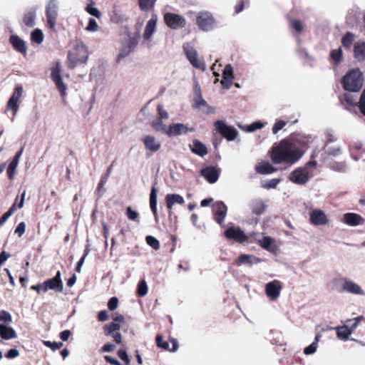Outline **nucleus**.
Listing matches in <instances>:
<instances>
[{
	"instance_id": "obj_1",
	"label": "nucleus",
	"mask_w": 365,
	"mask_h": 365,
	"mask_svg": "<svg viewBox=\"0 0 365 365\" xmlns=\"http://www.w3.org/2000/svg\"><path fill=\"white\" fill-rule=\"evenodd\" d=\"M304 153L294 139L284 138L272 147L269 156L275 165H293L302 157Z\"/></svg>"
},
{
	"instance_id": "obj_2",
	"label": "nucleus",
	"mask_w": 365,
	"mask_h": 365,
	"mask_svg": "<svg viewBox=\"0 0 365 365\" xmlns=\"http://www.w3.org/2000/svg\"><path fill=\"white\" fill-rule=\"evenodd\" d=\"M364 83L363 74L359 68L349 71L341 80L343 88L350 92L359 91Z\"/></svg>"
},
{
	"instance_id": "obj_3",
	"label": "nucleus",
	"mask_w": 365,
	"mask_h": 365,
	"mask_svg": "<svg viewBox=\"0 0 365 365\" xmlns=\"http://www.w3.org/2000/svg\"><path fill=\"white\" fill-rule=\"evenodd\" d=\"M88 58V51L87 47L83 43L77 44L68 54V67L70 69H73L78 65L86 63Z\"/></svg>"
},
{
	"instance_id": "obj_4",
	"label": "nucleus",
	"mask_w": 365,
	"mask_h": 365,
	"mask_svg": "<svg viewBox=\"0 0 365 365\" xmlns=\"http://www.w3.org/2000/svg\"><path fill=\"white\" fill-rule=\"evenodd\" d=\"M316 161H310L304 168H299L291 173L289 180L293 182H307L314 175Z\"/></svg>"
},
{
	"instance_id": "obj_5",
	"label": "nucleus",
	"mask_w": 365,
	"mask_h": 365,
	"mask_svg": "<svg viewBox=\"0 0 365 365\" xmlns=\"http://www.w3.org/2000/svg\"><path fill=\"white\" fill-rule=\"evenodd\" d=\"M225 237L239 244L249 242V236L239 227L232 225L227 227L224 232Z\"/></svg>"
},
{
	"instance_id": "obj_6",
	"label": "nucleus",
	"mask_w": 365,
	"mask_h": 365,
	"mask_svg": "<svg viewBox=\"0 0 365 365\" xmlns=\"http://www.w3.org/2000/svg\"><path fill=\"white\" fill-rule=\"evenodd\" d=\"M127 36L128 40L122 43V46L119 51L117 58L118 61H120V59L124 58L133 52L138 43L140 38L139 34L131 36V34L127 31Z\"/></svg>"
},
{
	"instance_id": "obj_7",
	"label": "nucleus",
	"mask_w": 365,
	"mask_h": 365,
	"mask_svg": "<svg viewBox=\"0 0 365 365\" xmlns=\"http://www.w3.org/2000/svg\"><path fill=\"white\" fill-rule=\"evenodd\" d=\"M217 132L228 141H232L238 135V131L232 126L227 125L223 120H217L214 123Z\"/></svg>"
},
{
	"instance_id": "obj_8",
	"label": "nucleus",
	"mask_w": 365,
	"mask_h": 365,
	"mask_svg": "<svg viewBox=\"0 0 365 365\" xmlns=\"http://www.w3.org/2000/svg\"><path fill=\"white\" fill-rule=\"evenodd\" d=\"M61 63L56 61L54 66L51 68V78L54 82L58 91L62 97L66 96L67 87L63 82L61 76Z\"/></svg>"
},
{
	"instance_id": "obj_9",
	"label": "nucleus",
	"mask_w": 365,
	"mask_h": 365,
	"mask_svg": "<svg viewBox=\"0 0 365 365\" xmlns=\"http://www.w3.org/2000/svg\"><path fill=\"white\" fill-rule=\"evenodd\" d=\"M165 24L172 29H179L185 26V19L177 14L168 12L163 16Z\"/></svg>"
},
{
	"instance_id": "obj_10",
	"label": "nucleus",
	"mask_w": 365,
	"mask_h": 365,
	"mask_svg": "<svg viewBox=\"0 0 365 365\" xmlns=\"http://www.w3.org/2000/svg\"><path fill=\"white\" fill-rule=\"evenodd\" d=\"M212 207L214 220L221 227H225V219L227 216V207L222 201L216 202Z\"/></svg>"
},
{
	"instance_id": "obj_11",
	"label": "nucleus",
	"mask_w": 365,
	"mask_h": 365,
	"mask_svg": "<svg viewBox=\"0 0 365 365\" xmlns=\"http://www.w3.org/2000/svg\"><path fill=\"white\" fill-rule=\"evenodd\" d=\"M58 0H50L46 6V16L49 29H54L58 18Z\"/></svg>"
},
{
	"instance_id": "obj_12",
	"label": "nucleus",
	"mask_w": 365,
	"mask_h": 365,
	"mask_svg": "<svg viewBox=\"0 0 365 365\" xmlns=\"http://www.w3.org/2000/svg\"><path fill=\"white\" fill-rule=\"evenodd\" d=\"M51 289L56 292H62L63 290V284L61 280V274L58 271L53 278H50L44 281L43 283V292H46Z\"/></svg>"
},
{
	"instance_id": "obj_13",
	"label": "nucleus",
	"mask_w": 365,
	"mask_h": 365,
	"mask_svg": "<svg viewBox=\"0 0 365 365\" xmlns=\"http://www.w3.org/2000/svg\"><path fill=\"white\" fill-rule=\"evenodd\" d=\"M196 23L201 30L207 31L213 29L215 21L210 13L201 12L197 16Z\"/></svg>"
},
{
	"instance_id": "obj_14",
	"label": "nucleus",
	"mask_w": 365,
	"mask_h": 365,
	"mask_svg": "<svg viewBox=\"0 0 365 365\" xmlns=\"http://www.w3.org/2000/svg\"><path fill=\"white\" fill-rule=\"evenodd\" d=\"M23 93L21 86H16L14 91L6 105V110H11L12 116H14L19 109V102Z\"/></svg>"
},
{
	"instance_id": "obj_15",
	"label": "nucleus",
	"mask_w": 365,
	"mask_h": 365,
	"mask_svg": "<svg viewBox=\"0 0 365 365\" xmlns=\"http://www.w3.org/2000/svg\"><path fill=\"white\" fill-rule=\"evenodd\" d=\"M183 48L185 54L192 66L195 68L204 70L205 63L198 59L196 50L190 46H183Z\"/></svg>"
},
{
	"instance_id": "obj_16",
	"label": "nucleus",
	"mask_w": 365,
	"mask_h": 365,
	"mask_svg": "<svg viewBox=\"0 0 365 365\" xmlns=\"http://www.w3.org/2000/svg\"><path fill=\"white\" fill-rule=\"evenodd\" d=\"M282 289V282L279 280H274L266 284L265 292L269 299L275 300L279 297Z\"/></svg>"
},
{
	"instance_id": "obj_17",
	"label": "nucleus",
	"mask_w": 365,
	"mask_h": 365,
	"mask_svg": "<svg viewBox=\"0 0 365 365\" xmlns=\"http://www.w3.org/2000/svg\"><path fill=\"white\" fill-rule=\"evenodd\" d=\"M195 94L192 107L201 110L205 113H210L212 109L203 99L200 88L195 89Z\"/></svg>"
},
{
	"instance_id": "obj_18",
	"label": "nucleus",
	"mask_w": 365,
	"mask_h": 365,
	"mask_svg": "<svg viewBox=\"0 0 365 365\" xmlns=\"http://www.w3.org/2000/svg\"><path fill=\"white\" fill-rule=\"evenodd\" d=\"M220 172V168L211 165L202 168L200 173L208 182H216L219 178Z\"/></svg>"
},
{
	"instance_id": "obj_19",
	"label": "nucleus",
	"mask_w": 365,
	"mask_h": 365,
	"mask_svg": "<svg viewBox=\"0 0 365 365\" xmlns=\"http://www.w3.org/2000/svg\"><path fill=\"white\" fill-rule=\"evenodd\" d=\"M257 244L270 253L275 255L278 251V246L274 239L271 237H263L262 239L257 240Z\"/></svg>"
},
{
	"instance_id": "obj_20",
	"label": "nucleus",
	"mask_w": 365,
	"mask_h": 365,
	"mask_svg": "<svg viewBox=\"0 0 365 365\" xmlns=\"http://www.w3.org/2000/svg\"><path fill=\"white\" fill-rule=\"evenodd\" d=\"M9 43L13 48L22 54L24 57L27 55V46L26 42L17 35H11L9 37Z\"/></svg>"
},
{
	"instance_id": "obj_21",
	"label": "nucleus",
	"mask_w": 365,
	"mask_h": 365,
	"mask_svg": "<svg viewBox=\"0 0 365 365\" xmlns=\"http://www.w3.org/2000/svg\"><path fill=\"white\" fill-rule=\"evenodd\" d=\"M189 131L193 132L194 128H189L182 123H173L169 125L168 129L166 130V134L169 136H176L183 133L185 134Z\"/></svg>"
},
{
	"instance_id": "obj_22",
	"label": "nucleus",
	"mask_w": 365,
	"mask_h": 365,
	"mask_svg": "<svg viewBox=\"0 0 365 365\" xmlns=\"http://www.w3.org/2000/svg\"><path fill=\"white\" fill-rule=\"evenodd\" d=\"M310 222L314 225H324L328 222L325 213L321 210H313L310 212Z\"/></svg>"
},
{
	"instance_id": "obj_23",
	"label": "nucleus",
	"mask_w": 365,
	"mask_h": 365,
	"mask_svg": "<svg viewBox=\"0 0 365 365\" xmlns=\"http://www.w3.org/2000/svg\"><path fill=\"white\" fill-rule=\"evenodd\" d=\"M343 222L349 226H357L364 225L365 220L359 214L354 212H348L344 215Z\"/></svg>"
},
{
	"instance_id": "obj_24",
	"label": "nucleus",
	"mask_w": 365,
	"mask_h": 365,
	"mask_svg": "<svg viewBox=\"0 0 365 365\" xmlns=\"http://www.w3.org/2000/svg\"><path fill=\"white\" fill-rule=\"evenodd\" d=\"M145 148L152 153L158 151L161 147L160 143L158 142L153 135H147L142 138Z\"/></svg>"
},
{
	"instance_id": "obj_25",
	"label": "nucleus",
	"mask_w": 365,
	"mask_h": 365,
	"mask_svg": "<svg viewBox=\"0 0 365 365\" xmlns=\"http://www.w3.org/2000/svg\"><path fill=\"white\" fill-rule=\"evenodd\" d=\"M26 195L25 190L23 191L21 195V199L19 201V196L16 197L15 202L12 206L9 208V211L1 216V224L6 220L17 209L21 208L24 205V197Z\"/></svg>"
},
{
	"instance_id": "obj_26",
	"label": "nucleus",
	"mask_w": 365,
	"mask_h": 365,
	"mask_svg": "<svg viewBox=\"0 0 365 365\" xmlns=\"http://www.w3.org/2000/svg\"><path fill=\"white\" fill-rule=\"evenodd\" d=\"M157 20V15L155 14H153L151 16V19L147 22V24L143 32V38L145 40H149L151 38L153 33L155 32Z\"/></svg>"
},
{
	"instance_id": "obj_27",
	"label": "nucleus",
	"mask_w": 365,
	"mask_h": 365,
	"mask_svg": "<svg viewBox=\"0 0 365 365\" xmlns=\"http://www.w3.org/2000/svg\"><path fill=\"white\" fill-rule=\"evenodd\" d=\"M156 344L158 347H160L165 350H169L170 351H175L178 348V343L175 339H170L172 343V348L169 347V343L164 341L163 338L161 335H157L155 338Z\"/></svg>"
},
{
	"instance_id": "obj_28",
	"label": "nucleus",
	"mask_w": 365,
	"mask_h": 365,
	"mask_svg": "<svg viewBox=\"0 0 365 365\" xmlns=\"http://www.w3.org/2000/svg\"><path fill=\"white\" fill-rule=\"evenodd\" d=\"M23 153V148H21L14 155V158L12 159L11 162L9 163L8 168H7V175L9 180H13V178L15 175L16 169L17 167V165L19 163V159L22 155Z\"/></svg>"
},
{
	"instance_id": "obj_29",
	"label": "nucleus",
	"mask_w": 365,
	"mask_h": 365,
	"mask_svg": "<svg viewBox=\"0 0 365 365\" xmlns=\"http://www.w3.org/2000/svg\"><path fill=\"white\" fill-rule=\"evenodd\" d=\"M260 262L261 259L259 257L247 254H242L235 261L234 264L237 266H240L242 264H252L253 263L257 264Z\"/></svg>"
},
{
	"instance_id": "obj_30",
	"label": "nucleus",
	"mask_w": 365,
	"mask_h": 365,
	"mask_svg": "<svg viewBox=\"0 0 365 365\" xmlns=\"http://www.w3.org/2000/svg\"><path fill=\"white\" fill-rule=\"evenodd\" d=\"M165 202L168 209L169 210L170 215L171 214V210L175 203L182 205L185 200L182 196L178 194H168L165 197Z\"/></svg>"
},
{
	"instance_id": "obj_31",
	"label": "nucleus",
	"mask_w": 365,
	"mask_h": 365,
	"mask_svg": "<svg viewBox=\"0 0 365 365\" xmlns=\"http://www.w3.org/2000/svg\"><path fill=\"white\" fill-rule=\"evenodd\" d=\"M354 57L358 61H365V41H359L354 46Z\"/></svg>"
},
{
	"instance_id": "obj_32",
	"label": "nucleus",
	"mask_w": 365,
	"mask_h": 365,
	"mask_svg": "<svg viewBox=\"0 0 365 365\" xmlns=\"http://www.w3.org/2000/svg\"><path fill=\"white\" fill-rule=\"evenodd\" d=\"M190 149L193 153L200 157H204L208 153V150L205 145H204L198 140H194L192 141V146L190 148Z\"/></svg>"
},
{
	"instance_id": "obj_33",
	"label": "nucleus",
	"mask_w": 365,
	"mask_h": 365,
	"mask_svg": "<svg viewBox=\"0 0 365 365\" xmlns=\"http://www.w3.org/2000/svg\"><path fill=\"white\" fill-rule=\"evenodd\" d=\"M342 289H343V290H344L347 292L354 294H363V290L361 289V287L350 280L344 281V283L342 285Z\"/></svg>"
},
{
	"instance_id": "obj_34",
	"label": "nucleus",
	"mask_w": 365,
	"mask_h": 365,
	"mask_svg": "<svg viewBox=\"0 0 365 365\" xmlns=\"http://www.w3.org/2000/svg\"><path fill=\"white\" fill-rule=\"evenodd\" d=\"M36 17V10L31 8L24 14L23 22L28 27H33L35 25V19Z\"/></svg>"
},
{
	"instance_id": "obj_35",
	"label": "nucleus",
	"mask_w": 365,
	"mask_h": 365,
	"mask_svg": "<svg viewBox=\"0 0 365 365\" xmlns=\"http://www.w3.org/2000/svg\"><path fill=\"white\" fill-rule=\"evenodd\" d=\"M17 337L15 330L6 324H1V339H11Z\"/></svg>"
},
{
	"instance_id": "obj_36",
	"label": "nucleus",
	"mask_w": 365,
	"mask_h": 365,
	"mask_svg": "<svg viewBox=\"0 0 365 365\" xmlns=\"http://www.w3.org/2000/svg\"><path fill=\"white\" fill-rule=\"evenodd\" d=\"M150 207L155 220H157L158 217L157 211V190L155 187H153L151 189L150 195Z\"/></svg>"
},
{
	"instance_id": "obj_37",
	"label": "nucleus",
	"mask_w": 365,
	"mask_h": 365,
	"mask_svg": "<svg viewBox=\"0 0 365 365\" xmlns=\"http://www.w3.org/2000/svg\"><path fill=\"white\" fill-rule=\"evenodd\" d=\"M288 21L290 28L295 31L297 34L304 31V24L302 21L293 18H288Z\"/></svg>"
},
{
	"instance_id": "obj_38",
	"label": "nucleus",
	"mask_w": 365,
	"mask_h": 365,
	"mask_svg": "<svg viewBox=\"0 0 365 365\" xmlns=\"http://www.w3.org/2000/svg\"><path fill=\"white\" fill-rule=\"evenodd\" d=\"M336 332L337 337L344 341L347 340L351 334V330L349 329V324L336 327Z\"/></svg>"
},
{
	"instance_id": "obj_39",
	"label": "nucleus",
	"mask_w": 365,
	"mask_h": 365,
	"mask_svg": "<svg viewBox=\"0 0 365 365\" xmlns=\"http://www.w3.org/2000/svg\"><path fill=\"white\" fill-rule=\"evenodd\" d=\"M354 34L350 31H347L342 36L341 42L342 46L346 49L349 50L354 41Z\"/></svg>"
},
{
	"instance_id": "obj_40",
	"label": "nucleus",
	"mask_w": 365,
	"mask_h": 365,
	"mask_svg": "<svg viewBox=\"0 0 365 365\" xmlns=\"http://www.w3.org/2000/svg\"><path fill=\"white\" fill-rule=\"evenodd\" d=\"M251 209L253 214L260 215L265 210V205L262 200H255L252 202Z\"/></svg>"
},
{
	"instance_id": "obj_41",
	"label": "nucleus",
	"mask_w": 365,
	"mask_h": 365,
	"mask_svg": "<svg viewBox=\"0 0 365 365\" xmlns=\"http://www.w3.org/2000/svg\"><path fill=\"white\" fill-rule=\"evenodd\" d=\"M255 169L257 173L260 174H269L274 170L273 166L267 162L259 163L256 166Z\"/></svg>"
},
{
	"instance_id": "obj_42",
	"label": "nucleus",
	"mask_w": 365,
	"mask_h": 365,
	"mask_svg": "<svg viewBox=\"0 0 365 365\" xmlns=\"http://www.w3.org/2000/svg\"><path fill=\"white\" fill-rule=\"evenodd\" d=\"M120 324L118 323H115L114 322H112L109 324H107L104 325L103 327V331L106 336H109L112 333L118 331L120 329Z\"/></svg>"
},
{
	"instance_id": "obj_43",
	"label": "nucleus",
	"mask_w": 365,
	"mask_h": 365,
	"mask_svg": "<svg viewBox=\"0 0 365 365\" xmlns=\"http://www.w3.org/2000/svg\"><path fill=\"white\" fill-rule=\"evenodd\" d=\"M141 11H148L153 9L157 0H138Z\"/></svg>"
},
{
	"instance_id": "obj_44",
	"label": "nucleus",
	"mask_w": 365,
	"mask_h": 365,
	"mask_svg": "<svg viewBox=\"0 0 365 365\" xmlns=\"http://www.w3.org/2000/svg\"><path fill=\"white\" fill-rule=\"evenodd\" d=\"M330 57L332 59L334 64L337 66L342 61L343 53L341 48L334 49L330 53Z\"/></svg>"
},
{
	"instance_id": "obj_45",
	"label": "nucleus",
	"mask_w": 365,
	"mask_h": 365,
	"mask_svg": "<svg viewBox=\"0 0 365 365\" xmlns=\"http://www.w3.org/2000/svg\"><path fill=\"white\" fill-rule=\"evenodd\" d=\"M31 41L33 43L41 44L43 41V34L41 29H36L31 32Z\"/></svg>"
},
{
	"instance_id": "obj_46",
	"label": "nucleus",
	"mask_w": 365,
	"mask_h": 365,
	"mask_svg": "<svg viewBox=\"0 0 365 365\" xmlns=\"http://www.w3.org/2000/svg\"><path fill=\"white\" fill-rule=\"evenodd\" d=\"M95 2L92 0L91 3L86 7V11L91 16H93L98 19H99L101 16L100 11L94 7Z\"/></svg>"
},
{
	"instance_id": "obj_47",
	"label": "nucleus",
	"mask_w": 365,
	"mask_h": 365,
	"mask_svg": "<svg viewBox=\"0 0 365 365\" xmlns=\"http://www.w3.org/2000/svg\"><path fill=\"white\" fill-rule=\"evenodd\" d=\"M153 128L156 131H162L166 133V126L163 123L162 119L158 118L150 123Z\"/></svg>"
},
{
	"instance_id": "obj_48",
	"label": "nucleus",
	"mask_w": 365,
	"mask_h": 365,
	"mask_svg": "<svg viewBox=\"0 0 365 365\" xmlns=\"http://www.w3.org/2000/svg\"><path fill=\"white\" fill-rule=\"evenodd\" d=\"M148 285L146 282L141 280L138 284L137 294L139 297H144L148 293Z\"/></svg>"
},
{
	"instance_id": "obj_49",
	"label": "nucleus",
	"mask_w": 365,
	"mask_h": 365,
	"mask_svg": "<svg viewBox=\"0 0 365 365\" xmlns=\"http://www.w3.org/2000/svg\"><path fill=\"white\" fill-rule=\"evenodd\" d=\"M319 336L317 335L316 337H315L314 341H313L309 346H307L304 349V353L306 355L312 354H314L317 351V343H318V341H319Z\"/></svg>"
},
{
	"instance_id": "obj_50",
	"label": "nucleus",
	"mask_w": 365,
	"mask_h": 365,
	"mask_svg": "<svg viewBox=\"0 0 365 365\" xmlns=\"http://www.w3.org/2000/svg\"><path fill=\"white\" fill-rule=\"evenodd\" d=\"M363 317L359 316L354 319H349L346 321V324H349V329L351 330V332L352 333L358 327L359 322L362 320Z\"/></svg>"
},
{
	"instance_id": "obj_51",
	"label": "nucleus",
	"mask_w": 365,
	"mask_h": 365,
	"mask_svg": "<svg viewBox=\"0 0 365 365\" xmlns=\"http://www.w3.org/2000/svg\"><path fill=\"white\" fill-rule=\"evenodd\" d=\"M341 101L345 102L347 105L351 106H355L357 105V103L356 102V99L354 98V96L349 93H344L341 97Z\"/></svg>"
},
{
	"instance_id": "obj_52",
	"label": "nucleus",
	"mask_w": 365,
	"mask_h": 365,
	"mask_svg": "<svg viewBox=\"0 0 365 365\" xmlns=\"http://www.w3.org/2000/svg\"><path fill=\"white\" fill-rule=\"evenodd\" d=\"M145 241L147 244L150 246L152 248H153L155 250H158L160 249V242L159 241L154 237L153 236L148 235L145 237Z\"/></svg>"
},
{
	"instance_id": "obj_53",
	"label": "nucleus",
	"mask_w": 365,
	"mask_h": 365,
	"mask_svg": "<svg viewBox=\"0 0 365 365\" xmlns=\"http://www.w3.org/2000/svg\"><path fill=\"white\" fill-rule=\"evenodd\" d=\"M126 215L129 220L139 222L138 212L133 210L130 207L126 208Z\"/></svg>"
},
{
	"instance_id": "obj_54",
	"label": "nucleus",
	"mask_w": 365,
	"mask_h": 365,
	"mask_svg": "<svg viewBox=\"0 0 365 365\" xmlns=\"http://www.w3.org/2000/svg\"><path fill=\"white\" fill-rule=\"evenodd\" d=\"M331 168L335 171L345 172L346 169V165L344 162H333L331 163Z\"/></svg>"
},
{
	"instance_id": "obj_55",
	"label": "nucleus",
	"mask_w": 365,
	"mask_h": 365,
	"mask_svg": "<svg viewBox=\"0 0 365 365\" xmlns=\"http://www.w3.org/2000/svg\"><path fill=\"white\" fill-rule=\"evenodd\" d=\"M43 344L47 346V347H49L51 350L53 351H56L57 349H61L63 344V342H56V341H53V342H51L50 341H43Z\"/></svg>"
},
{
	"instance_id": "obj_56",
	"label": "nucleus",
	"mask_w": 365,
	"mask_h": 365,
	"mask_svg": "<svg viewBox=\"0 0 365 365\" xmlns=\"http://www.w3.org/2000/svg\"><path fill=\"white\" fill-rule=\"evenodd\" d=\"M287 125V122L282 120H277L272 127V133L277 134Z\"/></svg>"
},
{
	"instance_id": "obj_57",
	"label": "nucleus",
	"mask_w": 365,
	"mask_h": 365,
	"mask_svg": "<svg viewBox=\"0 0 365 365\" xmlns=\"http://www.w3.org/2000/svg\"><path fill=\"white\" fill-rule=\"evenodd\" d=\"M89 248L88 247H86L84 250V254L82 256V257L80 259V260L77 262V264H76V271L78 272H81V267L85 261V259L86 257V256L88 255L89 253Z\"/></svg>"
},
{
	"instance_id": "obj_58",
	"label": "nucleus",
	"mask_w": 365,
	"mask_h": 365,
	"mask_svg": "<svg viewBox=\"0 0 365 365\" xmlns=\"http://www.w3.org/2000/svg\"><path fill=\"white\" fill-rule=\"evenodd\" d=\"M222 77L234 78L233 68L230 64L225 66L222 73Z\"/></svg>"
},
{
	"instance_id": "obj_59",
	"label": "nucleus",
	"mask_w": 365,
	"mask_h": 365,
	"mask_svg": "<svg viewBox=\"0 0 365 365\" xmlns=\"http://www.w3.org/2000/svg\"><path fill=\"white\" fill-rule=\"evenodd\" d=\"M118 305V299L116 297H111L108 302V307L110 311H114Z\"/></svg>"
},
{
	"instance_id": "obj_60",
	"label": "nucleus",
	"mask_w": 365,
	"mask_h": 365,
	"mask_svg": "<svg viewBox=\"0 0 365 365\" xmlns=\"http://www.w3.org/2000/svg\"><path fill=\"white\" fill-rule=\"evenodd\" d=\"M359 108L361 113L365 116V88L361 95L359 102Z\"/></svg>"
},
{
	"instance_id": "obj_61",
	"label": "nucleus",
	"mask_w": 365,
	"mask_h": 365,
	"mask_svg": "<svg viewBox=\"0 0 365 365\" xmlns=\"http://www.w3.org/2000/svg\"><path fill=\"white\" fill-rule=\"evenodd\" d=\"M117 354L118 357L121 360H123L126 364H128L130 363V359L125 350L120 349L118 351Z\"/></svg>"
},
{
	"instance_id": "obj_62",
	"label": "nucleus",
	"mask_w": 365,
	"mask_h": 365,
	"mask_svg": "<svg viewBox=\"0 0 365 365\" xmlns=\"http://www.w3.org/2000/svg\"><path fill=\"white\" fill-rule=\"evenodd\" d=\"M157 110L158 113V118L160 119H168V112L163 109V106L161 104H159L157 107Z\"/></svg>"
},
{
	"instance_id": "obj_63",
	"label": "nucleus",
	"mask_w": 365,
	"mask_h": 365,
	"mask_svg": "<svg viewBox=\"0 0 365 365\" xmlns=\"http://www.w3.org/2000/svg\"><path fill=\"white\" fill-rule=\"evenodd\" d=\"M12 318L11 314L4 310H1V322H4L3 324H9L10 322H11Z\"/></svg>"
},
{
	"instance_id": "obj_64",
	"label": "nucleus",
	"mask_w": 365,
	"mask_h": 365,
	"mask_svg": "<svg viewBox=\"0 0 365 365\" xmlns=\"http://www.w3.org/2000/svg\"><path fill=\"white\" fill-rule=\"evenodd\" d=\"M263 127V124L261 122L257 121L250 124L246 129L247 132H253L256 130L261 129Z\"/></svg>"
}]
</instances>
